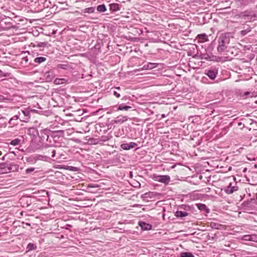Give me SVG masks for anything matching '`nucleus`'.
<instances>
[{
  "label": "nucleus",
  "instance_id": "obj_1",
  "mask_svg": "<svg viewBox=\"0 0 257 257\" xmlns=\"http://www.w3.org/2000/svg\"><path fill=\"white\" fill-rule=\"evenodd\" d=\"M230 40V34L229 33L221 34L218 38V45L217 50L221 54L227 48Z\"/></svg>",
  "mask_w": 257,
  "mask_h": 257
},
{
  "label": "nucleus",
  "instance_id": "obj_2",
  "mask_svg": "<svg viewBox=\"0 0 257 257\" xmlns=\"http://www.w3.org/2000/svg\"><path fill=\"white\" fill-rule=\"evenodd\" d=\"M50 130L48 129H44L41 130L38 134L39 139V143L38 144V149L48 148L51 147L50 145L46 144L49 138Z\"/></svg>",
  "mask_w": 257,
  "mask_h": 257
},
{
  "label": "nucleus",
  "instance_id": "obj_3",
  "mask_svg": "<svg viewBox=\"0 0 257 257\" xmlns=\"http://www.w3.org/2000/svg\"><path fill=\"white\" fill-rule=\"evenodd\" d=\"M204 74L210 79L214 80L218 74V70L216 68H211L205 71Z\"/></svg>",
  "mask_w": 257,
  "mask_h": 257
},
{
  "label": "nucleus",
  "instance_id": "obj_4",
  "mask_svg": "<svg viewBox=\"0 0 257 257\" xmlns=\"http://www.w3.org/2000/svg\"><path fill=\"white\" fill-rule=\"evenodd\" d=\"M234 185H232V183H230L229 185L224 188V191L227 194L233 193L234 191L238 190V187L236 185V183L234 182Z\"/></svg>",
  "mask_w": 257,
  "mask_h": 257
},
{
  "label": "nucleus",
  "instance_id": "obj_5",
  "mask_svg": "<svg viewBox=\"0 0 257 257\" xmlns=\"http://www.w3.org/2000/svg\"><path fill=\"white\" fill-rule=\"evenodd\" d=\"M156 180L167 184L170 180V177L168 175L158 176L156 178Z\"/></svg>",
  "mask_w": 257,
  "mask_h": 257
},
{
  "label": "nucleus",
  "instance_id": "obj_6",
  "mask_svg": "<svg viewBox=\"0 0 257 257\" xmlns=\"http://www.w3.org/2000/svg\"><path fill=\"white\" fill-rule=\"evenodd\" d=\"M137 146V143L135 142H131L130 143H123L120 145L121 149L124 150H128L133 149Z\"/></svg>",
  "mask_w": 257,
  "mask_h": 257
},
{
  "label": "nucleus",
  "instance_id": "obj_7",
  "mask_svg": "<svg viewBox=\"0 0 257 257\" xmlns=\"http://www.w3.org/2000/svg\"><path fill=\"white\" fill-rule=\"evenodd\" d=\"M138 224L141 227V229L144 231L150 230L152 228V226L151 224L144 221H139Z\"/></svg>",
  "mask_w": 257,
  "mask_h": 257
},
{
  "label": "nucleus",
  "instance_id": "obj_8",
  "mask_svg": "<svg viewBox=\"0 0 257 257\" xmlns=\"http://www.w3.org/2000/svg\"><path fill=\"white\" fill-rule=\"evenodd\" d=\"M128 117L127 116L118 115L116 118L112 120L114 123H122L128 120Z\"/></svg>",
  "mask_w": 257,
  "mask_h": 257
},
{
  "label": "nucleus",
  "instance_id": "obj_9",
  "mask_svg": "<svg viewBox=\"0 0 257 257\" xmlns=\"http://www.w3.org/2000/svg\"><path fill=\"white\" fill-rule=\"evenodd\" d=\"M199 57L200 59H204L209 61H214L215 60V58H216V56L212 55H209L207 53L201 54Z\"/></svg>",
  "mask_w": 257,
  "mask_h": 257
},
{
  "label": "nucleus",
  "instance_id": "obj_10",
  "mask_svg": "<svg viewBox=\"0 0 257 257\" xmlns=\"http://www.w3.org/2000/svg\"><path fill=\"white\" fill-rule=\"evenodd\" d=\"M38 131L34 127L29 128L28 130V134L33 138H36L38 134Z\"/></svg>",
  "mask_w": 257,
  "mask_h": 257
},
{
  "label": "nucleus",
  "instance_id": "obj_11",
  "mask_svg": "<svg viewBox=\"0 0 257 257\" xmlns=\"http://www.w3.org/2000/svg\"><path fill=\"white\" fill-rule=\"evenodd\" d=\"M158 64L155 63H148L142 68V70H150L157 67Z\"/></svg>",
  "mask_w": 257,
  "mask_h": 257
},
{
  "label": "nucleus",
  "instance_id": "obj_12",
  "mask_svg": "<svg viewBox=\"0 0 257 257\" xmlns=\"http://www.w3.org/2000/svg\"><path fill=\"white\" fill-rule=\"evenodd\" d=\"M210 226L212 229H215L218 230H221L224 227L223 225L214 222H211L210 223Z\"/></svg>",
  "mask_w": 257,
  "mask_h": 257
},
{
  "label": "nucleus",
  "instance_id": "obj_13",
  "mask_svg": "<svg viewBox=\"0 0 257 257\" xmlns=\"http://www.w3.org/2000/svg\"><path fill=\"white\" fill-rule=\"evenodd\" d=\"M109 10L112 12H117L120 10L119 6L118 4L113 3L109 5Z\"/></svg>",
  "mask_w": 257,
  "mask_h": 257
},
{
  "label": "nucleus",
  "instance_id": "obj_14",
  "mask_svg": "<svg viewBox=\"0 0 257 257\" xmlns=\"http://www.w3.org/2000/svg\"><path fill=\"white\" fill-rule=\"evenodd\" d=\"M188 215H189V213L188 212H187L186 211H179V210H177L175 213V216H176L178 218H179V217L182 218L183 217L187 216Z\"/></svg>",
  "mask_w": 257,
  "mask_h": 257
},
{
  "label": "nucleus",
  "instance_id": "obj_15",
  "mask_svg": "<svg viewBox=\"0 0 257 257\" xmlns=\"http://www.w3.org/2000/svg\"><path fill=\"white\" fill-rule=\"evenodd\" d=\"M47 81H51L54 77V75L52 72H47L45 74Z\"/></svg>",
  "mask_w": 257,
  "mask_h": 257
},
{
  "label": "nucleus",
  "instance_id": "obj_16",
  "mask_svg": "<svg viewBox=\"0 0 257 257\" xmlns=\"http://www.w3.org/2000/svg\"><path fill=\"white\" fill-rule=\"evenodd\" d=\"M196 205H197V208L199 210H202V211L205 210L207 213L209 212V209L207 208V206L205 204H201V203H198V204H197Z\"/></svg>",
  "mask_w": 257,
  "mask_h": 257
},
{
  "label": "nucleus",
  "instance_id": "obj_17",
  "mask_svg": "<svg viewBox=\"0 0 257 257\" xmlns=\"http://www.w3.org/2000/svg\"><path fill=\"white\" fill-rule=\"evenodd\" d=\"M96 10L100 13H103L106 11V8L104 4L100 5L97 6Z\"/></svg>",
  "mask_w": 257,
  "mask_h": 257
},
{
  "label": "nucleus",
  "instance_id": "obj_18",
  "mask_svg": "<svg viewBox=\"0 0 257 257\" xmlns=\"http://www.w3.org/2000/svg\"><path fill=\"white\" fill-rule=\"evenodd\" d=\"M18 169V166L16 164H10V166L8 167L7 170L6 171H9V172L12 171L14 172L17 171Z\"/></svg>",
  "mask_w": 257,
  "mask_h": 257
},
{
  "label": "nucleus",
  "instance_id": "obj_19",
  "mask_svg": "<svg viewBox=\"0 0 257 257\" xmlns=\"http://www.w3.org/2000/svg\"><path fill=\"white\" fill-rule=\"evenodd\" d=\"M66 80L64 78H56L54 80V83L56 85H59L65 83Z\"/></svg>",
  "mask_w": 257,
  "mask_h": 257
},
{
  "label": "nucleus",
  "instance_id": "obj_20",
  "mask_svg": "<svg viewBox=\"0 0 257 257\" xmlns=\"http://www.w3.org/2000/svg\"><path fill=\"white\" fill-rule=\"evenodd\" d=\"M37 248V246L35 244L32 243H29L27 246V250L28 251L36 249Z\"/></svg>",
  "mask_w": 257,
  "mask_h": 257
},
{
  "label": "nucleus",
  "instance_id": "obj_21",
  "mask_svg": "<svg viewBox=\"0 0 257 257\" xmlns=\"http://www.w3.org/2000/svg\"><path fill=\"white\" fill-rule=\"evenodd\" d=\"M131 108V107L127 105H125L124 104L119 105L117 109L120 110H127Z\"/></svg>",
  "mask_w": 257,
  "mask_h": 257
},
{
  "label": "nucleus",
  "instance_id": "obj_22",
  "mask_svg": "<svg viewBox=\"0 0 257 257\" xmlns=\"http://www.w3.org/2000/svg\"><path fill=\"white\" fill-rule=\"evenodd\" d=\"M21 140L19 138H16L13 140H12L10 144L14 146L19 145L21 143Z\"/></svg>",
  "mask_w": 257,
  "mask_h": 257
},
{
  "label": "nucleus",
  "instance_id": "obj_23",
  "mask_svg": "<svg viewBox=\"0 0 257 257\" xmlns=\"http://www.w3.org/2000/svg\"><path fill=\"white\" fill-rule=\"evenodd\" d=\"M46 60V58L44 57H37L34 59V62L35 63H37L40 64Z\"/></svg>",
  "mask_w": 257,
  "mask_h": 257
},
{
  "label": "nucleus",
  "instance_id": "obj_24",
  "mask_svg": "<svg viewBox=\"0 0 257 257\" xmlns=\"http://www.w3.org/2000/svg\"><path fill=\"white\" fill-rule=\"evenodd\" d=\"M57 68L64 69V70H68L70 68V66L68 64H59L57 65Z\"/></svg>",
  "mask_w": 257,
  "mask_h": 257
},
{
  "label": "nucleus",
  "instance_id": "obj_25",
  "mask_svg": "<svg viewBox=\"0 0 257 257\" xmlns=\"http://www.w3.org/2000/svg\"><path fill=\"white\" fill-rule=\"evenodd\" d=\"M181 257H195L194 255L190 252H183L180 253Z\"/></svg>",
  "mask_w": 257,
  "mask_h": 257
},
{
  "label": "nucleus",
  "instance_id": "obj_26",
  "mask_svg": "<svg viewBox=\"0 0 257 257\" xmlns=\"http://www.w3.org/2000/svg\"><path fill=\"white\" fill-rule=\"evenodd\" d=\"M240 17L242 18L247 17L249 20V18H250V12L248 11H245L243 12H242L240 14Z\"/></svg>",
  "mask_w": 257,
  "mask_h": 257
},
{
  "label": "nucleus",
  "instance_id": "obj_27",
  "mask_svg": "<svg viewBox=\"0 0 257 257\" xmlns=\"http://www.w3.org/2000/svg\"><path fill=\"white\" fill-rule=\"evenodd\" d=\"M84 13L91 14L94 12L95 9L94 7H89L85 9L84 10Z\"/></svg>",
  "mask_w": 257,
  "mask_h": 257
},
{
  "label": "nucleus",
  "instance_id": "obj_28",
  "mask_svg": "<svg viewBox=\"0 0 257 257\" xmlns=\"http://www.w3.org/2000/svg\"><path fill=\"white\" fill-rule=\"evenodd\" d=\"M241 96L243 97L244 98H246L248 97H252L253 95L252 93L249 91H246L241 95Z\"/></svg>",
  "mask_w": 257,
  "mask_h": 257
},
{
  "label": "nucleus",
  "instance_id": "obj_29",
  "mask_svg": "<svg viewBox=\"0 0 257 257\" xmlns=\"http://www.w3.org/2000/svg\"><path fill=\"white\" fill-rule=\"evenodd\" d=\"M253 201H255V200L254 199H251L250 200H248L245 201L242 203V205L244 207H250L249 205H250V203Z\"/></svg>",
  "mask_w": 257,
  "mask_h": 257
},
{
  "label": "nucleus",
  "instance_id": "obj_30",
  "mask_svg": "<svg viewBox=\"0 0 257 257\" xmlns=\"http://www.w3.org/2000/svg\"><path fill=\"white\" fill-rule=\"evenodd\" d=\"M250 31H251V29L250 28H248V29H247L246 30H242V31H240V35L242 36H244L245 35H246L247 33H248Z\"/></svg>",
  "mask_w": 257,
  "mask_h": 257
},
{
  "label": "nucleus",
  "instance_id": "obj_31",
  "mask_svg": "<svg viewBox=\"0 0 257 257\" xmlns=\"http://www.w3.org/2000/svg\"><path fill=\"white\" fill-rule=\"evenodd\" d=\"M48 42H40L37 44V47H46L47 46Z\"/></svg>",
  "mask_w": 257,
  "mask_h": 257
},
{
  "label": "nucleus",
  "instance_id": "obj_32",
  "mask_svg": "<svg viewBox=\"0 0 257 257\" xmlns=\"http://www.w3.org/2000/svg\"><path fill=\"white\" fill-rule=\"evenodd\" d=\"M67 169L72 171H77L78 170V168L77 167L73 166H67Z\"/></svg>",
  "mask_w": 257,
  "mask_h": 257
},
{
  "label": "nucleus",
  "instance_id": "obj_33",
  "mask_svg": "<svg viewBox=\"0 0 257 257\" xmlns=\"http://www.w3.org/2000/svg\"><path fill=\"white\" fill-rule=\"evenodd\" d=\"M250 241L257 242V234H251Z\"/></svg>",
  "mask_w": 257,
  "mask_h": 257
},
{
  "label": "nucleus",
  "instance_id": "obj_34",
  "mask_svg": "<svg viewBox=\"0 0 257 257\" xmlns=\"http://www.w3.org/2000/svg\"><path fill=\"white\" fill-rule=\"evenodd\" d=\"M250 237H251V234L250 235H245L243 236L242 239L246 241H250Z\"/></svg>",
  "mask_w": 257,
  "mask_h": 257
},
{
  "label": "nucleus",
  "instance_id": "obj_35",
  "mask_svg": "<svg viewBox=\"0 0 257 257\" xmlns=\"http://www.w3.org/2000/svg\"><path fill=\"white\" fill-rule=\"evenodd\" d=\"M180 208H183V209L186 210H189L190 209V207L189 205H184V204L180 206Z\"/></svg>",
  "mask_w": 257,
  "mask_h": 257
},
{
  "label": "nucleus",
  "instance_id": "obj_36",
  "mask_svg": "<svg viewBox=\"0 0 257 257\" xmlns=\"http://www.w3.org/2000/svg\"><path fill=\"white\" fill-rule=\"evenodd\" d=\"M23 113H24L25 116L27 117V118H30V112L28 110H26L23 111Z\"/></svg>",
  "mask_w": 257,
  "mask_h": 257
},
{
  "label": "nucleus",
  "instance_id": "obj_37",
  "mask_svg": "<svg viewBox=\"0 0 257 257\" xmlns=\"http://www.w3.org/2000/svg\"><path fill=\"white\" fill-rule=\"evenodd\" d=\"M9 75L8 73H4L0 69V76L1 77H7Z\"/></svg>",
  "mask_w": 257,
  "mask_h": 257
},
{
  "label": "nucleus",
  "instance_id": "obj_38",
  "mask_svg": "<svg viewBox=\"0 0 257 257\" xmlns=\"http://www.w3.org/2000/svg\"><path fill=\"white\" fill-rule=\"evenodd\" d=\"M208 236L209 237V239H211V240H214L215 238H217V236L216 234H213V235L211 236L210 234L208 235Z\"/></svg>",
  "mask_w": 257,
  "mask_h": 257
},
{
  "label": "nucleus",
  "instance_id": "obj_39",
  "mask_svg": "<svg viewBox=\"0 0 257 257\" xmlns=\"http://www.w3.org/2000/svg\"><path fill=\"white\" fill-rule=\"evenodd\" d=\"M19 118V116L18 115H15V116H14L12 118L10 119V122L11 123V122L12 121H13L14 120H17Z\"/></svg>",
  "mask_w": 257,
  "mask_h": 257
},
{
  "label": "nucleus",
  "instance_id": "obj_40",
  "mask_svg": "<svg viewBox=\"0 0 257 257\" xmlns=\"http://www.w3.org/2000/svg\"><path fill=\"white\" fill-rule=\"evenodd\" d=\"M35 170V168H28L26 170V173H30L31 172H32L33 171H34Z\"/></svg>",
  "mask_w": 257,
  "mask_h": 257
},
{
  "label": "nucleus",
  "instance_id": "obj_41",
  "mask_svg": "<svg viewBox=\"0 0 257 257\" xmlns=\"http://www.w3.org/2000/svg\"><path fill=\"white\" fill-rule=\"evenodd\" d=\"M113 94L114 95H115V96L116 97H117V98H119V97L120 96V94H119V93H118L117 91H113Z\"/></svg>",
  "mask_w": 257,
  "mask_h": 257
},
{
  "label": "nucleus",
  "instance_id": "obj_42",
  "mask_svg": "<svg viewBox=\"0 0 257 257\" xmlns=\"http://www.w3.org/2000/svg\"><path fill=\"white\" fill-rule=\"evenodd\" d=\"M199 37H200V38H202V39H205V40L207 39V36L205 34H200L199 35Z\"/></svg>",
  "mask_w": 257,
  "mask_h": 257
},
{
  "label": "nucleus",
  "instance_id": "obj_43",
  "mask_svg": "<svg viewBox=\"0 0 257 257\" xmlns=\"http://www.w3.org/2000/svg\"><path fill=\"white\" fill-rule=\"evenodd\" d=\"M253 18H257V15L256 14L250 15V18H249L250 21L252 20Z\"/></svg>",
  "mask_w": 257,
  "mask_h": 257
},
{
  "label": "nucleus",
  "instance_id": "obj_44",
  "mask_svg": "<svg viewBox=\"0 0 257 257\" xmlns=\"http://www.w3.org/2000/svg\"><path fill=\"white\" fill-rule=\"evenodd\" d=\"M51 153H52V157H54L55 156V154H56V150H54V149H53L52 150V151H51Z\"/></svg>",
  "mask_w": 257,
  "mask_h": 257
},
{
  "label": "nucleus",
  "instance_id": "obj_45",
  "mask_svg": "<svg viewBox=\"0 0 257 257\" xmlns=\"http://www.w3.org/2000/svg\"><path fill=\"white\" fill-rule=\"evenodd\" d=\"M71 227H72V225H70V224H66L65 225V228L67 229H69Z\"/></svg>",
  "mask_w": 257,
  "mask_h": 257
},
{
  "label": "nucleus",
  "instance_id": "obj_46",
  "mask_svg": "<svg viewBox=\"0 0 257 257\" xmlns=\"http://www.w3.org/2000/svg\"><path fill=\"white\" fill-rule=\"evenodd\" d=\"M64 131L63 130H59V131H56L55 132L56 133H58V134H62L64 133Z\"/></svg>",
  "mask_w": 257,
  "mask_h": 257
},
{
  "label": "nucleus",
  "instance_id": "obj_47",
  "mask_svg": "<svg viewBox=\"0 0 257 257\" xmlns=\"http://www.w3.org/2000/svg\"><path fill=\"white\" fill-rule=\"evenodd\" d=\"M47 158L46 156H42V155H40L38 157L39 159H42V160H43L44 158Z\"/></svg>",
  "mask_w": 257,
  "mask_h": 257
},
{
  "label": "nucleus",
  "instance_id": "obj_48",
  "mask_svg": "<svg viewBox=\"0 0 257 257\" xmlns=\"http://www.w3.org/2000/svg\"><path fill=\"white\" fill-rule=\"evenodd\" d=\"M166 116H165V114H162V115H161V117L162 118H164Z\"/></svg>",
  "mask_w": 257,
  "mask_h": 257
},
{
  "label": "nucleus",
  "instance_id": "obj_49",
  "mask_svg": "<svg viewBox=\"0 0 257 257\" xmlns=\"http://www.w3.org/2000/svg\"><path fill=\"white\" fill-rule=\"evenodd\" d=\"M5 164L4 163H2V164H1V166H2V168H4L3 167V166H5Z\"/></svg>",
  "mask_w": 257,
  "mask_h": 257
},
{
  "label": "nucleus",
  "instance_id": "obj_50",
  "mask_svg": "<svg viewBox=\"0 0 257 257\" xmlns=\"http://www.w3.org/2000/svg\"><path fill=\"white\" fill-rule=\"evenodd\" d=\"M26 225H28V226H30L31 225L30 223H26Z\"/></svg>",
  "mask_w": 257,
  "mask_h": 257
},
{
  "label": "nucleus",
  "instance_id": "obj_51",
  "mask_svg": "<svg viewBox=\"0 0 257 257\" xmlns=\"http://www.w3.org/2000/svg\"><path fill=\"white\" fill-rule=\"evenodd\" d=\"M115 89L119 90L120 89V88L119 87H116Z\"/></svg>",
  "mask_w": 257,
  "mask_h": 257
},
{
  "label": "nucleus",
  "instance_id": "obj_52",
  "mask_svg": "<svg viewBox=\"0 0 257 257\" xmlns=\"http://www.w3.org/2000/svg\"><path fill=\"white\" fill-rule=\"evenodd\" d=\"M2 160H5V157H4V156L2 158Z\"/></svg>",
  "mask_w": 257,
  "mask_h": 257
},
{
  "label": "nucleus",
  "instance_id": "obj_53",
  "mask_svg": "<svg viewBox=\"0 0 257 257\" xmlns=\"http://www.w3.org/2000/svg\"><path fill=\"white\" fill-rule=\"evenodd\" d=\"M256 199H257V193H256Z\"/></svg>",
  "mask_w": 257,
  "mask_h": 257
}]
</instances>
